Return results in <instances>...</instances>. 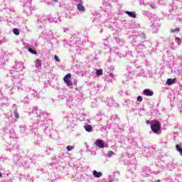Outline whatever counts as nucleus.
Returning a JSON list of instances; mask_svg holds the SVG:
<instances>
[{"label": "nucleus", "mask_w": 182, "mask_h": 182, "mask_svg": "<svg viewBox=\"0 0 182 182\" xmlns=\"http://www.w3.org/2000/svg\"><path fill=\"white\" fill-rule=\"evenodd\" d=\"M85 42H86V36H83L80 33L73 35L68 41L63 40L65 48H68L70 52H74V53H80L82 52V47L80 46Z\"/></svg>", "instance_id": "f257e3e1"}, {"label": "nucleus", "mask_w": 182, "mask_h": 182, "mask_svg": "<svg viewBox=\"0 0 182 182\" xmlns=\"http://www.w3.org/2000/svg\"><path fill=\"white\" fill-rule=\"evenodd\" d=\"M143 39H146V33H144V32H141L132 36V45L138 53H143L144 49L151 48L153 45V43L149 41H141Z\"/></svg>", "instance_id": "f03ea898"}, {"label": "nucleus", "mask_w": 182, "mask_h": 182, "mask_svg": "<svg viewBox=\"0 0 182 182\" xmlns=\"http://www.w3.org/2000/svg\"><path fill=\"white\" fill-rule=\"evenodd\" d=\"M11 1L9 0H4V6H3L0 9V12L1 15H4L6 18H9V15L12 14V12H15V10L11 7Z\"/></svg>", "instance_id": "7ed1b4c3"}, {"label": "nucleus", "mask_w": 182, "mask_h": 182, "mask_svg": "<svg viewBox=\"0 0 182 182\" xmlns=\"http://www.w3.org/2000/svg\"><path fill=\"white\" fill-rule=\"evenodd\" d=\"M82 102H83V96L77 95L75 100H73V97H69V99L68 100L67 104H68V106H69V108L72 109V107L75 106H77V105H79L80 103H82Z\"/></svg>", "instance_id": "20e7f679"}, {"label": "nucleus", "mask_w": 182, "mask_h": 182, "mask_svg": "<svg viewBox=\"0 0 182 182\" xmlns=\"http://www.w3.org/2000/svg\"><path fill=\"white\" fill-rule=\"evenodd\" d=\"M25 69V66H23V63L22 62H17L16 64V68L12 67V68L10 70V73L11 75H15V73H18V75L21 76L23 75V70Z\"/></svg>", "instance_id": "39448f33"}, {"label": "nucleus", "mask_w": 182, "mask_h": 182, "mask_svg": "<svg viewBox=\"0 0 182 182\" xmlns=\"http://www.w3.org/2000/svg\"><path fill=\"white\" fill-rule=\"evenodd\" d=\"M23 3L25 14L27 16H30L32 15V0H23Z\"/></svg>", "instance_id": "423d86ee"}, {"label": "nucleus", "mask_w": 182, "mask_h": 182, "mask_svg": "<svg viewBox=\"0 0 182 182\" xmlns=\"http://www.w3.org/2000/svg\"><path fill=\"white\" fill-rule=\"evenodd\" d=\"M151 129L155 134H159V132L161 130L160 122L156 119L151 121Z\"/></svg>", "instance_id": "0eeeda50"}, {"label": "nucleus", "mask_w": 182, "mask_h": 182, "mask_svg": "<svg viewBox=\"0 0 182 182\" xmlns=\"http://www.w3.org/2000/svg\"><path fill=\"white\" fill-rule=\"evenodd\" d=\"M28 97H30L31 100H32V99H43V97H42V92H38L35 90H32L31 89L28 91Z\"/></svg>", "instance_id": "6e6552de"}, {"label": "nucleus", "mask_w": 182, "mask_h": 182, "mask_svg": "<svg viewBox=\"0 0 182 182\" xmlns=\"http://www.w3.org/2000/svg\"><path fill=\"white\" fill-rule=\"evenodd\" d=\"M46 22H49L48 16H39L37 20L38 28H43Z\"/></svg>", "instance_id": "1a4fd4ad"}, {"label": "nucleus", "mask_w": 182, "mask_h": 182, "mask_svg": "<svg viewBox=\"0 0 182 182\" xmlns=\"http://www.w3.org/2000/svg\"><path fill=\"white\" fill-rule=\"evenodd\" d=\"M41 37L43 39H46V41H50L51 39H55V36H53V32L50 30L48 31H43L41 34Z\"/></svg>", "instance_id": "9d476101"}, {"label": "nucleus", "mask_w": 182, "mask_h": 182, "mask_svg": "<svg viewBox=\"0 0 182 182\" xmlns=\"http://www.w3.org/2000/svg\"><path fill=\"white\" fill-rule=\"evenodd\" d=\"M70 77H72V74H70V73L67 74L64 77L63 80L67 86H73V82H72V81H70Z\"/></svg>", "instance_id": "9b49d317"}, {"label": "nucleus", "mask_w": 182, "mask_h": 182, "mask_svg": "<svg viewBox=\"0 0 182 182\" xmlns=\"http://www.w3.org/2000/svg\"><path fill=\"white\" fill-rule=\"evenodd\" d=\"M29 114H41V110H39V108L38 107L35 106L32 108H30L28 110Z\"/></svg>", "instance_id": "f8f14e48"}, {"label": "nucleus", "mask_w": 182, "mask_h": 182, "mask_svg": "<svg viewBox=\"0 0 182 182\" xmlns=\"http://www.w3.org/2000/svg\"><path fill=\"white\" fill-rule=\"evenodd\" d=\"M114 41L117 46H123V45H124V41L120 37V36H116L114 38Z\"/></svg>", "instance_id": "ddd939ff"}, {"label": "nucleus", "mask_w": 182, "mask_h": 182, "mask_svg": "<svg viewBox=\"0 0 182 182\" xmlns=\"http://www.w3.org/2000/svg\"><path fill=\"white\" fill-rule=\"evenodd\" d=\"M110 2H112V1L110 0L103 2L105 12H107L112 9V4H110Z\"/></svg>", "instance_id": "4468645a"}, {"label": "nucleus", "mask_w": 182, "mask_h": 182, "mask_svg": "<svg viewBox=\"0 0 182 182\" xmlns=\"http://www.w3.org/2000/svg\"><path fill=\"white\" fill-rule=\"evenodd\" d=\"M142 95H144V96L151 97L154 95V92L151 89L146 88L143 90Z\"/></svg>", "instance_id": "2eb2a0df"}, {"label": "nucleus", "mask_w": 182, "mask_h": 182, "mask_svg": "<svg viewBox=\"0 0 182 182\" xmlns=\"http://www.w3.org/2000/svg\"><path fill=\"white\" fill-rule=\"evenodd\" d=\"M151 28L152 29L153 33H157V32H159V28H160V23H154L151 26Z\"/></svg>", "instance_id": "dca6fc26"}, {"label": "nucleus", "mask_w": 182, "mask_h": 182, "mask_svg": "<svg viewBox=\"0 0 182 182\" xmlns=\"http://www.w3.org/2000/svg\"><path fill=\"white\" fill-rule=\"evenodd\" d=\"M35 66L36 69H38V70H36V73H39V72H41V68H42V61H41V60L39 59H37L36 60Z\"/></svg>", "instance_id": "f3484780"}, {"label": "nucleus", "mask_w": 182, "mask_h": 182, "mask_svg": "<svg viewBox=\"0 0 182 182\" xmlns=\"http://www.w3.org/2000/svg\"><path fill=\"white\" fill-rule=\"evenodd\" d=\"M107 106L109 107H114L117 106V103H116V101L113 100L112 98L108 99Z\"/></svg>", "instance_id": "a211bd4d"}, {"label": "nucleus", "mask_w": 182, "mask_h": 182, "mask_svg": "<svg viewBox=\"0 0 182 182\" xmlns=\"http://www.w3.org/2000/svg\"><path fill=\"white\" fill-rule=\"evenodd\" d=\"M159 19V17H157V16H156V14H153L151 13V14H149V20L151 21V22H152V23H156V22H157Z\"/></svg>", "instance_id": "6ab92c4d"}, {"label": "nucleus", "mask_w": 182, "mask_h": 182, "mask_svg": "<svg viewBox=\"0 0 182 182\" xmlns=\"http://www.w3.org/2000/svg\"><path fill=\"white\" fill-rule=\"evenodd\" d=\"M95 144L100 149H105V142L102 139H98L96 141Z\"/></svg>", "instance_id": "aec40b11"}, {"label": "nucleus", "mask_w": 182, "mask_h": 182, "mask_svg": "<svg viewBox=\"0 0 182 182\" xmlns=\"http://www.w3.org/2000/svg\"><path fill=\"white\" fill-rule=\"evenodd\" d=\"M26 49H27L28 50V52H30V53H32V55H38V51H36V50H35V48H32L31 47H29V46L28 45H24Z\"/></svg>", "instance_id": "412c9836"}, {"label": "nucleus", "mask_w": 182, "mask_h": 182, "mask_svg": "<svg viewBox=\"0 0 182 182\" xmlns=\"http://www.w3.org/2000/svg\"><path fill=\"white\" fill-rule=\"evenodd\" d=\"M24 45H28V48H38V43L33 40L30 41V43H25Z\"/></svg>", "instance_id": "4be33fe9"}, {"label": "nucleus", "mask_w": 182, "mask_h": 182, "mask_svg": "<svg viewBox=\"0 0 182 182\" xmlns=\"http://www.w3.org/2000/svg\"><path fill=\"white\" fill-rule=\"evenodd\" d=\"M48 22H55V23H59L60 22H61V21L60 18H53L50 16H48Z\"/></svg>", "instance_id": "5701e85b"}, {"label": "nucleus", "mask_w": 182, "mask_h": 182, "mask_svg": "<svg viewBox=\"0 0 182 182\" xmlns=\"http://www.w3.org/2000/svg\"><path fill=\"white\" fill-rule=\"evenodd\" d=\"M131 103H132V105H133V103H134V101L127 99V100H124V102L122 105H123L124 107H130Z\"/></svg>", "instance_id": "b1692460"}, {"label": "nucleus", "mask_w": 182, "mask_h": 182, "mask_svg": "<svg viewBox=\"0 0 182 182\" xmlns=\"http://www.w3.org/2000/svg\"><path fill=\"white\" fill-rule=\"evenodd\" d=\"M124 14L128 15V16H129L130 18H133L134 19L136 18V14L134 11H125Z\"/></svg>", "instance_id": "393cba45"}, {"label": "nucleus", "mask_w": 182, "mask_h": 182, "mask_svg": "<svg viewBox=\"0 0 182 182\" xmlns=\"http://www.w3.org/2000/svg\"><path fill=\"white\" fill-rule=\"evenodd\" d=\"M6 89L7 90V92H9V95H14V92L12 90H14V87L11 86L9 84H6Z\"/></svg>", "instance_id": "a878e982"}, {"label": "nucleus", "mask_w": 182, "mask_h": 182, "mask_svg": "<svg viewBox=\"0 0 182 182\" xmlns=\"http://www.w3.org/2000/svg\"><path fill=\"white\" fill-rule=\"evenodd\" d=\"M8 62V55H4L3 58H0V65H5Z\"/></svg>", "instance_id": "bb28decb"}, {"label": "nucleus", "mask_w": 182, "mask_h": 182, "mask_svg": "<svg viewBox=\"0 0 182 182\" xmlns=\"http://www.w3.org/2000/svg\"><path fill=\"white\" fill-rule=\"evenodd\" d=\"M94 16H96L97 18H94V24L96 25V22H100L99 18H100L102 16L100 13L95 12L94 14Z\"/></svg>", "instance_id": "cd10ccee"}, {"label": "nucleus", "mask_w": 182, "mask_h": 182, "mask_svg": "<svg viewBox=\"0 0 182 182\" xmlns=\"http://www.w3.org/2000/svg\"><path fill=\"white\" fill-rule=\"evenodd\" d=\"M174 83H176V78H168L166 80V85H168V86H171V85H174Z\"/></svg>", "instance_id": "c85d7f7f"}, {"label": "nucleus", "mask_w": 182, "mask_h": 182, "mask_svg": "<svg viewBox=\"0 0 182 182\" xmlns=\"http://www.w3.org/2000/svg\"><path fill=\"white\" fill-rule=\"evenodd\" d=\"M77 9H78L80 12H85V11H86V8L84 7L83 4H77Z\"/></svg>", "instance_id": "c756f323"}, {"label": "nucleus", "mask_w": 182, "mask_h": 182, "mask_svg": "<svg viewBox=\"0 0 182 182\" xmlns=\"http://www.w3.org/2000/svg\"><path fill=\"white\" fill-rule=\"evenodd\" d=\"M93 176H95L97 178L102 177V172H97V171H93Z\"/></svg>", "instance_id": "7c9ffc66"}, {"label": "nucleus", "mask_w": 182, "mask_h": 182, "mask_svg": "<svg viewBox=\"0 0 182 182\" xmlns=\"http://www.w3.org/2000/svg\"><path fill=\"white\" fill-rule=\"evenodd\" d=\"M95 26H97V32H100V33H102V32H103V26H102V24H95Z\"/></svg>", "instance_id": "2f4dec72"}, {"label": "nucleus", "mask_w": 182, "mask_h": 182, "mask_svg": "<svg viewBox=\"0 0 182 182\" xmlns=\"http://www.w3.org/2000/svg\"><path fill=\"white\" fill-rule=\"evenodd\" d=\"M109 77H111V79L109 80L107 77H106L105 79V80L108 81V82H112V80H113V79H114V75L113 74V73H110L109 74Z\"/></svg>", "instance_id": "473e14b6"}, {"label": "nucleus", "mask_w": 182, "mask_h": 182, "mask_svg": "<svg viewBox=\"0 0 182 182\" xmlns=\"http://www.w3.org/2000/svg\"><path fill=\"white\" fill-rule=\"evenodd\" d=\"M127 80H132L133 79V73H125Z\"/></svg>", "instance_id": "72a5a7b5"}, {"label": "nucleus", "mask_w": 182, "mask_h": 182, "mask_svg": "<svg viewBox=\"0 0 182 182\" xmlns=\"http://www.w3.org/2000/svg\"><path fill=\"white\" fill-rule=\"evenodd\" d=\"M95 75L96 76H102V75H103V70L102 69L96 70Z\"/></svg>", "instance_id": "f704fd0d"}, {"label": "nucleus", "mask_w": 182, "mask_h": 182, "mask_svg": "<svg viewBox=\"0 0 182 182\" xmlns=\"http://www.w3.org/2000/svg\"><path fill=\"white\" fill-rule=\"evenodd\" d=\"M179 31H180V28L176 27L175 28H171L170 30V32H171V33H178Z\"/></svg>", "instance_id": "c9c22d12"}, {"label": "nucleus", "mask_w": 182, "mask_h": 182, "mask_svg": "<svg viewBox=\"0 0 182 182\" xmlns=\"http://www.w3.org/2000/svg\"><path fill=\"white\" fill-rule=\"evenodd\" d=\"M176 149L177 151H178V153H180V154H181V156H182V148L180 146V144H176Z\"/></svg>", "instance_id": "e433bc0d"}, {"label": "nucleus", "mask_w": 182, "mask_h": 182, "mask_svg": "<svg viewBox=\"0 0 182 182\" xmlns=\"http://www.w3.org/2000/svg\"><path fill=\"white\" fill-rule=\"evenodd\" d=\"M13 113L14 114H18V108H16V105H13Z\"/></svg>", "instance_id": "4c0bfd02"}, {"label": "nucleus", "mask_w": 182, "mask_h": 182, "mask_svg": "<svg viewBox=\"0 0 182 182\" xmlns=\"http://www.w3.org/2000/svg\"><path fill=\"white\" fill-rule=\"evenodd\" d=\"M29 100H31V98L28 97H26L23 99V103H25V104H26V105H29Z\"/></svg>", "instance_id": "58836bf2"}, {"label": "nucleus", "mask_w": 182, "mask_h": 182, "mask_svg": "<svg viewBox=\"0 0 182 182\" xmlns=\"http://www.w3.org/2000/svg\"><path fill=\"white\" fill-rule=\"evenodd\" d=\"M86 132H92V127L89 124L86 125L85 127Z\"/></svg>", "instance_id": "ea45409f"}, {"label": "nucleus", "mask_w": 182, "mask_h": 182, "mask_svg": "<svg viewBox=\"0 0 182 182\" xmlns=\"http://www.w3.org/2000/svg\"><path fill=\"white\" fill-rule=\"evenodd\" d=\"M148 5L152 9H156V4L153 2H149L147 3Z\"/></svg>", "instance_id": "a19ab883"}, {"label": "nucleus", "mask_w": 182, "mask_h": 182, "mask_svg": "<svg viewBox=\"0 0 182 182\" xmlns=\"http://www.w3.org/2000/svg\"><path fill=\"white\" fill-rule=\"evenodd\" d=\"M13 33H14V35H16V36H18L19 35V29L16 28H14Z\"/></svg>", "instance_id": "79ce46f5"}, {"label": "nucleus", "mask_w": 182, "mask_h": 182, "mask_svg": "<svg viewBox=\"0 0 182 182\" xmlns=\"http://www.w3.org/2000/svg\"><path fill=\"white\" fill-rule=\"evenodd\" d=\"M175 41L178 46L181 45V39H180V38L176 37Z\"/></svg>", "instance_id": "37998d69"}, {"label": "nucleus", "mask_w": 182, "mask_h": 182, "mask_svg": "<svg viewBox=\"0 0 182 182\" xmlns=\"http://www.w3.org/2000/svg\"><path fill=\"white\" fill-rule=\"evenodd\" d=\"M111 56H119V58H122V55H120V52L112 53V54H111Z\"/></svg>", "instance_id": "c03bdc74"}, {"label": "nucleus", "mask_w": 182, "mask_h": 182, "mask_svg": "<svg viewBox=\"0 0 182 182\" xmlns=\"http://www.w3.org/2000/svg\"><path fill=\"white\" fill-rule=\"evenodd\" d=\"M75 2H76L77 5L83 4V0H75Z\"/></svg>", "instance_id": "a18cd8bd"}, {"label": "nucleus", "mask_w": 182, "mask_h": 182, "mask_svg": "<svg viewBox=\"0 0 182 182\" xmlns=\"http://www.w3.org/2000/svg\"><path fill=\"white\" fill-rule=\"evenodd\" d=\"M113 154H114V152H113L112 151H109L107 153L108 157H112V156H113Z\"/></svg>", "instance_id": "49530a36"}, {"label": "nucleus", "mask_w": 182, "mask_h": 182, "mask_svg": "<svg viewBox=\"0 0 182 182\" xmlns=\"http://www.w3.org/2000/svg\"><path fill=\"white\" fill-rule=\"evenodd\" d=\"M137 102H143V97L141 96H138L136 98Z\"/></svg>", "instance_id": "de8ad7c7"}, {"label": "nucleus", "mask_w": 182, "mask_h": 182, "mask_svg": "<svg viewBox=\"0 0 182 182\" xmlns=\"http://www.w3.org/2000/svg\"><path fill=\"white\" fill-rule=\"evenodd\" d=\"M67 150L68 151H70L73 150V147L72 146H67Z\"/></svg>", "instance_id": "09e8293b"}, {"label": "nucleus", "mask_w": 182, "mask_h": 182, "mask_svg": "<svg viewBox=\"0 0 182 182\" xmlns=\"http://www.w3.org/2000/svg\"><path fill=\"white\" fill-rule=\"evenodd\" d=\"M54 59L56 62H60V59H59V56L55 55Z\"/></svg>", "instance_id": "8fccbe9b"}, {"label": "nucleus", "mask_w": 182, "mask_h": 182, "mask_svg": "<svg viewBox=\"0 0 182 182\" xmlns=\"http://www.w3.org/2000/svg\"><path fill=\"white\" fill-rule=\"evenodd\" d=\"M142 14H143V15H148L149 16H150L151 13H150L149 11H143Z\"/></svg>", "instance_id": "3c124183"}, {"label": "nucleus", "mask_w": 182, "mask_h": 182, "mask_svg": "<svg viewBox=\"0 0 182 182\" xmlns=\"http://www.w3.org/2000/svg\"><path fill=\"white\" fill-rule=\"evenodd\" d=\"M127 70V73H132V68H130V67H128Z\"/></svg>", "instance_id": "603ef678"}, {"label": "nucleus", "mask_w": 182, "mask_h": 182, "mask_svg": "<svg viewBox=\"0 0 182 182\" xmlns=\"http://www.w3.org/2000/svg\"><path fill=\"white\" fill-rule=\"evenodd\" d=\"M170 45H171V49H176V47L174 46V43H171Z\"/></svg>", "instance_id": "864d4df0"}, {"label": "nucleus", "mask_w": 182, "mask_h": 182, "mask_svg": "<svg viewBox=\"0 0 182 182\" xmlns=\"http://www.w3.org/2000/svg\"><path fill=\"white\" fill-rule=\"evenodd\" d=\"M176 21H179L180 22H182V17H177Z\"/></svg>", "instance_id": "5fc2aeb1"}, {"label": "nucleus", "mask_w": 182, "mask_h": 182, "mask_svg": "<svg viewBox=\"0 0 182 182\" xmlns=\"http://www.w3.org/2000/svg\"><path fill=\"white\" fill-rule=\"evenodd\" d=\"M118 94L119 95V96H122L123 95V90L119 92Z\"/></svg>", "instance_id": "6e6d98bb"}, {"label": "nucleus", "mask_w": 182, "mask_h": 182, "mask_svg": "<svg viewBox=\"0 0 182 182\" xmlns=\"http://www.w3.org/2000/svg\"><path fill=\"white\" fill-rule=\"evenodd\" d=\"M175 73H177V75H180V70H177L176 71H174Z\"/></svg>", "instance_id": "4d7b16f0"}, {"label": "nucleus", "mask_w": 182, "mask_h": 182, "mask_svg": "<svg viewBox=\"0 0 182 182\" xmlns=\"http://www.w3.org/2000/svg\"><path fill=\"white\" fill-rule=\"evenodd\" d=\"M146 124H151V122H150L149 120L146 121Z\"/></svg>", "instance_id": "13d9d810"}, {"label": "nucleus", "mask_w": 182, "mask_h": 182, "mask_svg": "<svg viewBox=\"0 0 182 182\" xmlns=\"http://www.w3.org/2000/svg\"><path fill=\"white\" fill-rule=\"evenodd\" d=\"M15 117H16V119H19V114H16Z\"/></svg>", "instance_id": "bf43d9fd"}, {"label": "nucleus", "mask_w": 182, "mask_h": 182, "mask_svg": "<svg viewBox=\"0 0 182 182\" xmlns=\"http://www.w3.org/2000/svg\"><path fill=\"white\" fill-rule=\"evenodd\" d=\"M110 70H114V67L111 66V67H110Z\"/></svg>", "instance_id": "052dcab7"}, {"label": "nucleus", "mask_w": 182, "mask_h": 182, "mask_svg": "<svg viewBox=\"0 0 182 182\" xmlns=\"http://www.w3.org/2000/svg\"><path fill=\"white\" fill-rule=\"evenodd\" d=\"M140 73H144V70L143 69H141Z\"/></svg>", "instance_id": "680f3d73"}, {"label": "nucleus", "mask_w": 182, "mask_h": 182, "mask_svg": "<svg viewBox=\"0 0 182 182\" xmlns=\"http://www.w3.org/2000/svg\"><path fill=\"white\" fill-rule=\"evenodd\" d=\"M125 95H127V96H129V92H128V91H126V92H125Z\"/></svg>", "instance_id": "e2e57ef3"}, {"label": "nucleus", "mask_w": 182, "mask_h": 182, "mask_svg": "<svg viewBox=\"0 0 182 182\" xmlns=\"http://www.w3.org/2000/svg\"><path fill=\"white\" fill-rule=\"evenodd\" d=\"M2 177V173L0 172V178Z\"/></svg>", "instance_id": "0e129e2a"}, {"label": "nucleus", "mask_w": 182, "mask_h": 182, "mask_svg": "<svg viewBox=\"0 0 182 182\" xmlns=\"http://www.w3.org/2000/svg\"><path fill=\"white\" fill-rule=\"evenodd\" d=\"M174 2L172 3V7L174 8Z\"/></svg>", "instance_id": "69168bd1"}, {"label": "nucleus", "mask_w": 182, "mask_h": 182, "mask_svg": "<svg viewBox=\"0 0 182 182\" xmlns=\"http://www.w3.org/2000/svg\"><path fill=\"white\" fill-rule=\"evenodd\" d=\"M53 2H58V0H53Z\"/></svg>", "instance_id": "338daca9"}, {"label": "nucleus", "mask_w": 182, "mask_h": 182, "mask_svg": "<svg viewBox=\"0 0 182 182\" xmlns=\"http://www.w3.org/2000/svg\"><path fill=\"white\" fill-rule=\"evenodd\" d=\"M156 182H160V181H161V180H157V181H156Z\"/></svg>", "instance_id": "774afa93"}]
</instances>
